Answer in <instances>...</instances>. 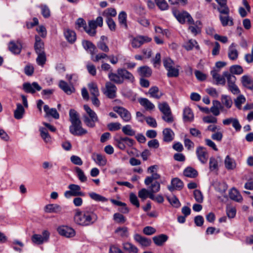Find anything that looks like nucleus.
Returning a JSON list of instances; mask_svg holds the SVG:
<instances>
[{"label": "nucleus", "instance_id": "obj_9", "mask_svg": "<svg viewBox=\"0 0 253 253\" xmlns=\"http://www.w3.org/2000/svg\"><path fill=\"white\" fill-rule=\"evenodd\" d=\"M196 155L198 160L202 164H206L209 158L208 152L206 148L202 146H199L196 151Z\"/></svg>", "mask_w": 253, "mask_h": 253}, {"label": "nucleus", "instance_id": "obj_1", "mask_svg": "<svg viewBox=\"0 0 253 253\" xmlns=\"http://www.w3.org/2000/svg\"><path fill=\"white\" fill-rule=\"evenodd\" d=\"M101 68L104 71H109L108 75V79L115 84H122L125 80L131 83L134 81V77L133 75L125 69L119 68L117 70V73H115L112 72L113 69L111 66L106 63H103L101 65Z\"/></svg>", "mask_w": 253, "mask_h": 253}, {"label": "nucleus", "instance_id": "obj_35", "mask_svg": "<svg viewBox=\"0 0 253 253\" xmlns=\"http://www.w3.org/2000/svg\"><path fill=\"white\" fill-rule=\"evenodd\" d=\"M229 197L233 200L240 202L242 200V197L239 192L235 188H232L229 193Z\"/></svg>", "mask_w": 253, "mask_h": 253}, {"label": "nucleus", "instance_id": "obj_55", "mask_svg": "<svg viewBox=\"0 0 253 253\" xmlns=\"http://www.w3.org/2000/svg\"><path fill=\"white\" fill-rule=\"evenodd\" d=\"M117 15V11L115 8H108L105 9L103 13V16L107 18H110V16L114 17Z\"/></svg>", "mask_w": 253, "mask_h": 253}, {"label": "nucleus", "instance_id": "obj_13", "mask_svg": "<svg viewBox=\"0 0 253 253\" xmlns=\"http://www.w3.org/2000/svg\"><path fill=\"white\" fill-rule=\"evenodd\" d=\"M112 82L110 81V82L106 83V90L104 92V94L109 98L113 99L116 97L117 88Z\"/></svg>", "mask_w": 253, "mask_h": 253}, {"label": "nucleus", "instance_id": "obj_58", "mask_svg": "<svg viewBox=\"0 0 253 253\" xmlns=\"http://www.w3.org/2000/svg\"><path fill=\"white\" fill-rule=\"evenodd\" d=\"M113 219L118 223H124L126 221V218L120 213H115L113 215Z\"/></svg>", "mask_w": 253, "mask_h": 253}, {"label": "nucleus", "instance_id": "obj_5", "mask_svg": "<svg viewBox=\"0 0 253 253\" xmlns=\"http://www.w3.org/2000/svg\"><path fill=\"white\" fill-rule=\"evenodd\" d=\"M173 14L176 19L181 24L187 22L189 24H195L194 21L190 14L186 11H174Z\"/></svg>", "mask_w": 253, "mask_h": 253}, {"label": "nucleus", "instance_id": "obj_16", "mask_svg": "<svg viewBox=\"0 0 253 253\" xmlns=\"http://www.w3.org/2000/svg\"><path fill=\"white\" fill-rule=\"evenodd\" d=\"M183 187V182L178 178H174L171 179V185L168 186V189L172 192L175 189L180 190Z\"/></svg>", "mask_w": 253, "mask_h": 253}, {"label": "nucleus", "instance_id": "obj_21", "mask_svg": "<svg viewBox=\"0 0 253 253\" xmlns=\"http://www.w3.org/2000/svg\"><path fill=\"white\" fill-rule=\"evenodd\" d=\"M219 71L212 70L211 72V74L212 76L213 79L216 82V84H222L224 85L226 83L225 77L223 76H221L218 74Z\"/></svg>", "mask_w": 253, "mask_h": 253}, {"label": "nucleus", "instance_id": "obj_47", "mask_svg": "<svg viewBox=\"0 0 253 253\" xmlns=\"http://www.w3.org/2000/svg\"><path fill=\"white\" fill-rule=\"evenodd\" d=\"M70 121L71 123L81 121L79 114L74 109H71L69 112Z\"/></svg>", "mask_w": 253, "mask_h": 253}, {"label": "nucleus", "instance_id": "obj_28", "mask_svg": "<svg viewBox=\"0 0 253 253\" xmlns=\"http://www.w3.org/2000/svg\"><path fill=\"white\" fill-rule=\"evenodd\" d=\"M163 140L165 142H170L174 138V133L172 130L168 128H165L163 131Z\"/></svg>", "mask_w": 253, "mask_h": 253}, {"label": "nucleus", "instance_id": "obj_2", "mask_svg": "<svg viewBox=\"0 0 253 253\" xmlns=\"http://www.w3.org/2000/svg\"><path fill=\"white\" fill-rule=\"evenodd\" d=\"M98 219L97 215L89 210L80 211L78 209L75 211L74 216V222L82 226H89L94 224Z\"/></svg>", "mask_w": 253, "mask_h": 253}, {"label": "nucleus", "instance_id": "obj_38", "mask_svg": "<svg viewBox=\"0 0 253 253\" xmlns=\"http://www.w3.org/2000/svg\"><path fill=\"white\" fill-rule=\"evenodd\" d=\"M123 245L124 249L129 253H137L138 252V248L130 243L126 242Z\"/></svg>", "mask_w": 253, "mask_h": 253}, {"label": "nucleus", "instance_id": "obj_11", "mask_svg": "<svg viewBox=\"0 0 253 253\" xmlns=\"http://www.w3.org/2000/svg\"><path fill=\"white\" fill-rule=\"evenodd\" d=\"M23 89L26 93L33 94L36 91H40L42 89V87L37 82H33L32 84L25 83L23 84Z\"/></svg>", "mask_w": 253, "mask_h": 253}, {"label": "nucleus", "instance_id": "obj_15", "mask_svg": "<svg viewBox=\"0 0 253 253\" xmlns=\"http://www.w3.org/2000/svg\"><path fill=\"white\" fill-rule=\"evenodd\" d=\"M114 111L117 112L125 122H128L131 119L130 113L123 107H114Z\"/></svg>", "mask_w": 253, "mask_h": 253}, {"label": "nucleus", "instance_id": "obj_41", "mask_svg": "<svg viewBox=\"0 0 253 253\" xmlns=\"http://www.w3.org/2000/svg\"><path fill=\"white\" fill-rule=\"evenodd\" d=\"M41 136L45 143H48L51 141V137L48 134V131L46 128L40 127L39 129Z\"/></svg>", "mask_w": 253, "mask_h": 253}, {"label": "nucleus", "instance_id": "obj_30", "mask_svg": "<svg viewBox=\"0 0 253 253\" xmlns=\"http://www.w3.org/2000/svg\"><path fill=\"white\" fill-rule=\"evenodd\" d=\"M139 75L143 78L149 77L152 74L151 69L147 66L139 67L137 69Z\"/></svg>", "mask_w": 253, "mask_h": 253}, {"label": "nucleus", "instance_id": "obj_60", "mask_svg": "<svg viewBox=\"0 0 253 253\" xmlns=\"http://www.w3.org/2000/svg\"><path fill=\"white\" fill-rule=\"evenodd\" d=\"M41 13L42 16L45 18H48L50 15V11L49 8L45 5H42L40 6Z\"/></svg>", "mask_w": 253, "mask_h": 253}, {"label": "nucleus", "instance_id": "obj_54", "mask_svg": "<svg viewBox=\"0 0 253 253\" xmlns=\"http://www.w3.org/2000/svg\"><path fill=\"white\" fill-rule=\"evenodd\" d=\"M184 47L187 50H191L194 47L197 49H199L200 48L199 46L198 45L197 42L194 40H189L188 42L186 43Z\"/></svg>", "mask_w": 253, "mask_h": 253}, {"label": "nucleus", "instance_id": "obj_43", "mask_svg": "<svg viewBox=\"0 0 253 253\" xmlns=\"http://www.w3.org/2000/svg\"><path fill=\"white\" fill-rule=\"evenodd\" d=\"M45 210L48 212H59L61 211V207L57 204H50L46 206Z\"/></svg>", "mask_w": 253, "mask_h": 253}, {"label": "nucleus", "instance_id": "obj_20", "mask_svg": "<svg viewBox=\"0 0 253 253\" xmlns=\"http://www.w3.org/2000/svg\"><path fill=\"white\" fill-rule=\"evenodd\" d=\"M92 159L97 165L99 166H105L107 163V159L105 156L98 153L92 155Z\"/></svg>", "mask_w": 253, "mask_h": 253}, {"label": "nucleus", "instance_id": "obj_45", "mask_svg": "<svg viewBox=\"0 0 253 253\" xmlns=\"http://www.w3.org/2000/svg\"><path fill=\"white\" fill-rule=\"evenodd\" d=\"M218 161L217 159L213 157H211L209 161V169L211 171L218 170Z\"/></svg>", "mask_w": 253, "mask_h": 253}, {"label": "nucleus", "instance_id": "obj_34", "mask_svg": "<svg viewBox=\"0 0 253 253\" xmlns=\"http://www.w3.org/2000/svg\"><path fill=\"white\" fill-rule=\"evenodd\" d=\"M127 14L126 12L121 11L118 15V20L120 24L125 29L127 28V25L126 23Z\"/></svg>", "mask_w": 253, "mask_h": 253}, {"label": "nucleus", "instance_id": "obj_64", "mask_svg": "<svg viewBox=\"0 0 253 253\" xmlns=\"http://www.w3.org/2000/svg\"><path fill=\"white\" fill-rule=\"evenodd\" d=\"M170 204L175 208H179L180 206V203L179 200L175 197L173 196L168 198Z\"/></svg>", "mask_w": 253, "mask_h": 253}, {"label": "nucleus", "instance_id": "obj_63", "mask_svg": "<svg viewBox=\"0 0 253 253\" xmlns=\"http://www.w3.org/2000/svg\"><path fill=\"white\" fill-rule=\"evenodd\" d=\"M121 125L118 122L112 123L108 124L107 127L111 131H116L121 128Z\"/></svg>", "mask_w": 253, "mask_h": 253}, {"label": "nucleus", "instance_id": "obj_24", "mask_svg": "<svg viewBox=\"0 0 253 253\" xmlns=\"http://www.w3.org/2000/svg\"><path fill=\"white\" fill-rule=\"evenodd\" d=\"M59 86L67 94H71L75 91V89L72 85H69L66 82L63 80L60 81Z\"/></svg>", "mask_w": 253, "mask_h": 253}, {"label": "nucleus", "instance_id": "obj_40", "mask_svg": "<svg viewBox=\"0 0 253 253\" xmlns=\"http://www.w3.org/2000/svg\"><path fill=\"white\" fill-rule=\"evenodd\" d=\"M225 168L227 169H233L236 168L235 161L229 156H227L224 161Z\"/></svg>", "mask_w": 253, "mask_h": 253}, {"label": "nucleus", "instance_id": "obj_51", "mask_svg": "<svg viewBox=\"0 0 253 253\" xmlns=\"http://www.w3.org/2000/svg\"><path fill=\"white\" fill-rule=\"evenodd\" d=\"M123 133L128 136H133L135 134V131L132 129L130 125H127L122 128Z\"/></svg>", "mask_w": 253, "mask_h": 253}, {"label": "nucleus", "instance_id": "obj_37", "mask_svg": "<svg viewBox=\"0 0 253 253\" xmlns=\"http://www.w3.org/2000/svg\"><path fill=\"white\" fill-rule=\"evenodd\" d=\"M221 106L219 101L214 100L212 102V106L210 109V111L215 116H218L220 114L219 108Z\"/></svg>", "mask_w": 253, "mask_h": 253}, {"label": "nucleus", "instance_id": "obj_53", "mask_svg": "<svg viewBox=\"0 0 253 253\" xmlns=\"http://www.w3.org/2000/svg\"><path fill=\"white\" fill-rule=\"evenodd\" d=\"M155 2L161 10H166L169 8V5L165 0H155Z\"/></svg>", "mask_w": 253, "mask_h": 253}, {"label": "nucleus", "instance_id": "obj_27", "mask_svg": "<svg viewBox=\"0 0 253 253\" xmlns=\"http://www.w3.org/2000/svg\"><path fill=\"white\" fill-rule=\"evenodd\" d=\"M25 113V109L23 106L20 103L16 104V108L14 111V117L17 120L23 118Z\"/></svg>", "mask_w": 253, "mask_h": 253}, {"label": "nucleus", "instance_id": "obj_62", "mask_svg": "<svg viewBox=\"0 0 253 253\" xmlns=\"http://www.w3.org/2000/svg\"><path fill=\"white\" fill-rule=\"evenodd\" d=\"M246 101V98L243 95H240L238 96V97L235 100V104L236 106L239 108L241 109V105L242 104L245 103Z\"/></svg>", "mask_w": 253, "mask_h": 253}, {"label": "nucleus", "instance_id": "obj_56", "mask_svg": "<svg viewBox=\"0 0 253 253\" xmlns=\"http://www.w3.org/2000/svg\"><path fill=\"white\" fill-rule=\"evenodd\" d=\"M230 71L232 74L240 75L243 73V69L241 66L235 65L231 66Z\"/></svg>", "mask_w": 253, "mask_h": 253}, {"label": "nucleus", "instance_id": "obj_18", "mask_svg": "<svg viewBox=\"0 0 253 253\" xmlns=\"http://www.w3.org/2000/svg\"><path fill=\"white\" fill-rule=\"evenodd\" d=\"M219 4L217 10L221 14H229V8L227 5V0H215Z\"/></svg>", "mask_w": 253, "mask_h": 253}, {"label": "nucleus", "instance_id": "obj_25", "mask_svg": "<svg viewBox=\"0 0 253 253\" xmlns=\"http://www.w3.org/2000/svg\"><path fill=\"white\" fill-rule=\"evenodd\" d=\"M115 233L117 234L119 237L126 239L129 236L128 229L127 227H119L116 228Z\"/></svg>", "mask_w": 253, "mask_h": 253}, {"label": "nucleus", "instance_id": "obj_36", "mask_svg": "<svg viewBox=\"0 0 253 253\" xmlns=\"http://www.w3.org/2000/svg\"><path fill=\"white\" fill-rule=\"evenodd\" d=\"M82 45L84 48L92 55L94 53L96 47L91 42L88 41H83Z\"/></svg>", "mask_w": 253, "mask_h": 253}, {"label": "nucleus", "instance_id": "obj_39", "mask_svg": "<svg viewBox=\"0 0 253 253\" xmlns=\"http://www.w3.org/2000/svg\"><path fill=\"white\" fill-rule=\"evenodd\" d=\"M194 115L189 107L185 108L183 111V119L185 121L191 122L193 120Z\"/></svg>", "mask_w": 253, "mask_h": 253}, {"label": "nucleus", "instance_id": "obj_46", "mask_svg": "<svg viewBox=\"0 0 253 253\" xmlns=\"http://www.w3.org/2000/svg\"><path fill=\"white\" fill-rule=\"evenodd\" d=\"M88 195L91 199L96 202H105L107 201V199L105 197L95 192H92L88 193Z\"/></svg>", "mask_w": 253, "mask_h": 253}, {"label": "nucleus", "instance_id": "obj_49", "mask_svg": "<svg viewBox=\"0 0 253 253\" xmlns=\"http://www.w3.org/2000/svg\"><path fill=\"white\" fill-rule=\"evenodd\" d=\"M223 76L226 77L227 80V85L229 84H235L236 81V78L233 75L230 74L228 71H225L223 72Z\"/></svg>", "mask_w": 253, "mask_h": 253}, {"label": "nucleus", "instance_id": "obj_42", "mask_svg": "<svg viewBox=\"0 0 253 253\" xmlns=\"http://www.w3.org/2000/svg\"><path fill=\"white\" fill-rule=\"evenodd\" d=\"M183 174L186 177L194 178L198 175V172L194 169L188 167L184 169Z\"/></svg>", "mask_w": 253, "mask_h": 253}, {"label": "nucleus", "instance_id": "obj_52", "mask_svg": "<svg viewBox=\"0 0 253 253\" xmlns=\"http://www.w3.org/2000/svg\"><path fill=\"white\" fill-rule=\"evenodd\" d=\"M241 82L243 85L249 89V87L253 84V81L248 75H244L241 78Z\"/></svg>", "mask_w": 253, "mask_h": 253}, {"label": "nucleus", "instance_id": "obj_14", "mask_svg": "<svg viewBox=\"0 0 253 253\" xmlns=\"http://www.w3.org/2000/svg\"><path fill=\"white\" fill-rule=\"evenodd\" d=\"M238 45L235 43H232L228 48V57L231 60H237L239 56V52L237 49Z\"/></svg>", "mask_w": 253, "mask_h": 253}, {"label": "nucleus", "instance_id": "obj_12", "mask_svg": "<svg viewBox=\"0 0 253 253\" xmlns=\"http://www.w3.org/2000/svg\"><path fill=\"white\" fill-rule=\"evenodd\" d=\"M58 233L66 238H71L75 235L74 229L67 226H61L57 228Z\"/></svg>", "mask_w": 253, "mask_h": 253}, {"label": "nucleus", "instance_id": "obj_33", "mask_svg": "<svg viewBox=\"0 0 253 253\" xmlns=\"http://www.w3.org/2000/svg\"><path fill=\"white\" fill-rule=\"evenodd\" d=\"M151 97L159 99L163 95V93L159 91L158 87L156 86L151 87L148 92Z\"/></svg>", "mask_w": 253, "mask_h": 253}, {"label": "nucleus", "instance_id": "obj_26", "mask_svg": "<svg viewBox=\"0 0 253 253\" xmlns=\"http://www.w3.org/2000/svg\"><path fill=\"white\" fill-rule=\"evenodd\" d=\"M43 110L47 116H52L55 119H58L59 118V114L55 108H49L48 105H45L43 106Z\"/></svg>", "mask_w": 253, "mask_h": 253}, {"label": "nucleus", "instance_id": "obj_10", "mask_svg": "<svg viewBox=\"0 0 253 253\" xmlns=\"http://www.w3.org/2000/svg\"><path fill=\"white\" fill-rule=\"evenodd\" d=\"M151 40L152 39L147 36H139L133 38L131 42V44L133 48H137L144 43L151 42Z\"/></svg>", "mask_w": 253, "mask_h": 253}, {"label": "nucleus", "instance_id": "obj_57", "mask_svg": "<svg viewBox=\"0 0 253 253\" xmlns=\"http://www.w3.org/2000/svg\"><path fill=\"white\" fill-rule=\"evenodd\" d=\"M200 21H197L196 22V24L195 26H190L188 28V30L190 31V32L194 34L195 36L197 35L198 34L201 32V29L199 27H198V25L200 24Z\"/></svg>", "mask_w": 253, "mask_h": 253}, {"label": "nucleus", "instance_id": "obj_48", "mask_svg": "<svg viewBox=\"0 0 253 253\" xmlns=\"http://www.w3.org/2000/svg\"><path fill=\"white\" fill-rule=\"evenodd\" d=\"M77 177L82 182H84L87 180V177L85 175L83 170L79 167L75 169Z\"/></svg>", "mask_w": 253, "mask_h": 253}, {"label": "nucleus", "instance_id": "obj_61", "mask_svg": "<svg viewBox=\"0 0 253 253\" xmlns=\"http://www.w3.org/2000/svg\"><path fill=\"white\" fill-rule=\"evenodd\" d=\"M114 139L118 147L120 149L122 150H125L126 146L124 141L122 140L123 139L122 136L115 137Z\"/></svg>", "mask_w": 253, "mask_h": 253}, {"label": "nucleus", "instance_id": "obj_31", "mask_svg": "<svg viewBox=\"0 0 253 253\" xmlns=\"http://www.w3.org/2000/svg\"><path fill=\"white\" fill-rule=\"evenodd\" d=\"M221 14L219 15V19L223 26H226L228 25L232 26L233 25V19L229 16V14Z\"/></svg>", "mask_w": 253, "mask_h": 253}, {"label": "nucleus", "instance_id": "obj_23", "mask_svg": "<svg viewBox=\"0 0 253 253\" xmlns=\"http://www.w3.org/2000/svg\"><path fill=\"white\" fill-rule=\"evenodd\" d=\"M35 49L37 53L44 52V43L41 40V38L37 36H35Z\"/></svg>", "mask_w": 253, "mask_h": 253}, {"label": "nucleus", "instance_id": "obj_22", "mask_svg": "<svg viewBox=\"0 0 253 253\" xmlns=\"http://www.w3.org/2000/svg\"><path fill=\"white\" fill-rule=\"evenodd\" d=\"M64 35L66 40L70 43H73L76 40L75 32L69 29L64 30Z\"/></svg>", "mask_w": 253, "mask_h": 253}, {"label": "nucleus", "instance_id": "obj_19", "mask_svg": "<svg viewBox=\"0 0 253 253\" xmlns=\"http://www.w3.org/2000/svg\"><path fill=\"white\" fill-rule=\"evenodd\" d=\"M22 47V44L18 42H15L14 41H11L8 45L10 51L15 54H19L21 52Z\"/></svg>", "mask_w": 253, "mask_h": 253}, {"label": "nucleus", "instance_id": "obj_50", "mask_svg": "<svg viewBox=\"0 0 253 253\" xmlns=\"http://www.w3.org/2000/svg\"><path fill=\"white\" fill-rule=\"evenodd\" d=\"M221 102L228 108H230L232 106V100L229 96L222 95L221 96Z\"/></svg>", "mask_w": 253, "mask_h": 253}, {"label": "nucleus", "instance_id": "obj_44", "mask_svg": "<svg viewBox=\"0 0 253 253\" xmlns=\"http://www.w3.org/2000/svg\"><path fill=\"white\" fill-rule=\"evenodd\" d=\"M88 87L90 94L93 96H98L99 95V92L95 83H90L88 84Z\"/></svg>", "mask_w": 253, "mask_h": 253}, {"label": "nucleus", "instance_id": "obj_59", "mask_svg": "<svg viewBox=\"0 0 253 253\" xmlns=\"http://www.w3.org/2000/svg\"><path fill=\"white\" fill-rule=\"evenodd\" d=\"M38 56L36 61L39 65L43 66L46 61V56L44 52L37 53Z\"/></svg>", "mask_w": 253, "mask_h": 253}, {"label": "nucleus", "instance_id": "obj_7", "mask_svg": "<svg viewBox=\"0 0 253 253\" xmlns=\"http://www.w3.org/2000/svg\"><path fill=\"white\" fill-rule=\"evenodd\" d=\"M69 130L71 134L74 135H82L87 133V131L82 126L81 121L71 123L69 127Z\"/></svg>", "mask_w": 253, "mask_h": 253}, {"label": "nucleus", "instance_id": "obj_8", "mask_svg": "<svg viewBox=\"0 0 253 253\" xmlns=\"http://www.w3.org/2000/svg\"><path fill=\"white\" fill-rule=\"evenodd\" d=\"M49 235L50 233L48 231L44 230L42 232V235L34 234L31 238V240L33 243L41 245L48 240Z\"/></svg>", "mask_w": 253, "mask_h": 253}, {"label": "nucleus", "instance_id": "obj_32", "mask_svg": "<svg viewBox=\"0 0 253 253\" xmlns=\"http://www.w3.org/2000/svg\"><path fill=\"white\" fill-rule=\"evenodd\" d=\"M168 239V237L165 234H161L159 236L153 237V240L155 244L159 246H162Z\"/></svg>", "mask_w": 253, "mask_h": 253}, {"label": "nucleus", "instance_id": "obj_3", "mask_svg": "<svg viewBox=\"0 0 253 253\" xmlns=\"http://www.w3.org/2000/svg\"><path fill=\"white\" fill-rule=\"evenodd\" d=\"M84 108L87 115L83 116L84 124L89 127H94L99 121L97 114L87 105H84Z\"/></svg>", "mask_w": 253, "mask_h": 253}, {"label": "nucleus", "instance_id": "obj_4", "mask_svg": "<svg viewBox=\"0 0 253 253\" xmlns=\"http://www.w3.org/2000/svg\"><path fill=\"white\" fill-rule=\"evenodd\" d=\"M158 108L163 114L162 119L168 123H172L173 118L169 104L166 102H164L158 104Z\"/></svg>", "mask_w": 253, "mask_h": 253}, {"label": "nucleus", "instance_id": "obj_17", "mask_svg": "<svg viewBox=\"0 0 253 253\" xmlns=\"http://www.w3.org/2000/svg\"><path fill=\"white\" fill-rule=\"evenodd\" d=\"M133 237L134 240L142 247L149 246L152 243L151 239L142 236L138 234H135Z\"/></svg>", "mask_w": 253, "mask_h": 253}, {"label": "nucleus", "instance_id": "obj_6", "mask_svg": "<svg viewBox=\"0 0 253 253\" xmlns=\"http://www.w3.org/2000/svg\"><path fill=\"white\" fill-rule=\"evenodd\" d=\"M68 188L70 190L66 191L64 193V196L66 198H70L72 196H83L84 193L81 191V187L77 184H71L69 185Z\"/></svg>", "mask_w": 253, "mask_h": 253}, {"label": "nucleus", "instance_id": "obj_29", "mask_svg": "<svg viewBox=\"0 0 253 253\" xmlns=\"http://www.w3.org/2000/svg\"><path fill=\"white\" fill-rule=\"evenodd\" d=\"M138 102L147 110H152L155 108V105L146 98H139Z\"/></svg>", "mask_w": 253, "mask_h": 253}]
</instances>
